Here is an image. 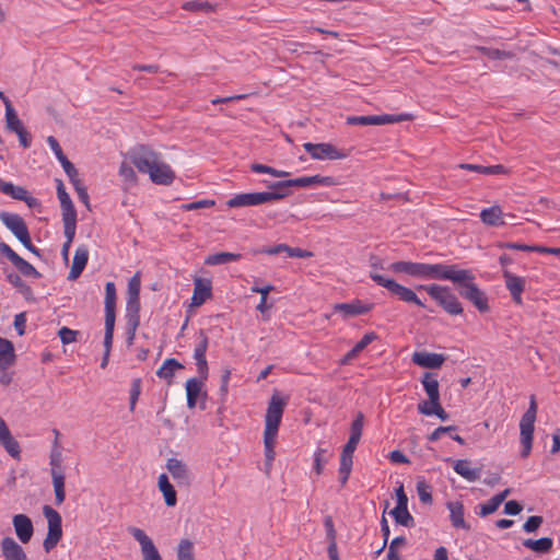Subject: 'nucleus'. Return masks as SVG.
Segmentation results:
<instances>
[{
	"mask_svg": "<svg viewBox=\"0 0 560 560\" xmlns=\"http://www.w3.org/2000/svg\"><path fill=\"white\" fill-rule=\"evenodd\" d=\"M130 161L142 174H148L156 185L170 186L176 178L175 171L167 164L162 153L149 145L139 144L130 152Z\"/></svg>",
	"mask_w": 560,
	"mask_h": 560,
	"instance_id": "f257e3e1",
	"label": "nucleus"
},
{
	"mask_svg": "<svg viewBox=\"0 0 560 560\" xmlns=\"http://www.w3.org/2000/svg\"><path fill=\"white\" fill-rule=\"evenodd\" d=\"M285 401L278 395H272L265 416L264 446L268 465L275 459V445L281 423Z\"/></svg>",
	"mask_w": 560,
	"mask_h": 560,
	"instance_id": "f03ea898",
	"label": "nucleus"
},
{
	"mask_svg": "<svg viewBox=\"0 0 560 560\" xmlns=\"http://www.w3.org/2000/svg\"><path fill=\"white\" fill-rule=\"evenodd\" d=\"M418 290H424L450 315H460L463 307L450 287L438 283L420 284Z\"/></svg>",
	"mask_w": 560,
	"mask_h": 560,
	"instance_id": "7ed1b4c3",
	"label": "nucleus"
},
{
	"mask_svg": "<svg viewBox=\"0 0 560 560\" xmlns=\"http://www.w3.org/2000/svg\"><path fill=\"white\" fill-rule=\"evenodd\" d=\"M536 415L537 404L535 397L532 396L529 407L520 421L521 456L523 458L528 457L532 452Z\"/></svg>",
	"mask_w": 560,
	"mask_h": 560,
	"instance_id": "20e7f679",
	"label": "nucleus"
},
{
	"mask_svg": "<svg viewBox=\"0 0 560 560\" xmlns=\"http://www.w3.org/2000/svg\"><path fill=\"white\" fill-rule=\"evenodd\" d=\"M371 279L376 282L378 285L387 289L390 293L398 296V299L405 303H411L419 307H424L422 301L418 298L417 293L398 282L394 279L386 278L377 272H370Z\"/></svg>",
	"mask_w": 560,
	"mask_h": 560,
	"instance_id": "39448f33",
	"label": "nucleus"
},
{
	"mask_svg": "<svg viewBox=\"0 0 560 560\" xmlns=\"http://www.w3.org/2000/svg\"><path fill=\"white\" fill-rule=\"evenodd\" d=\"M466 279H469L467 269H460L457 265L444 262L428 264L427 280H447L456 283Z\"/></svg>",
	"mask_w": 560,
	"mask_h": 560,
	"instance_id": "423d86ee",
	"label": "nucleus"
},
{
	"mask_svg": "<svg viewBox=\"0 0 560 560\" xmlns=\"http://www.w3.org/2000/svg\"><path fill=\"white\" fill-rule=\"evenodd\" d=\"M467 273L469 279L455 283L458 285L459 294L470 301L478 311L487 312L489 310L488 298L475 283V275L472 271L467 269Z\"/></svg>",
	"mask_w": 560,
	"mask_h": 560,
	"instance_id": "0eeeda50",
	"label": "nucleus"
},
{
	"mask_svg": "<svg viewBox=\"0 0 560 560\" xmlns=\"http://www.w3.org/2000/svg\"><path fill=\"white\" fill-rule=\"evenodd\" d=\"M0 220L28 250L39 255L38 249L32 244L24 220L19 214L2 212Z\"/></svg>",
	"mask_w": 560,
	"mask_h": 560,
	"instance_id": "6e6552de",
	"label": "nucleus"
},
{
	"mask_svg": "<svg viewBox=\"0 0 560 560\" xmlns=\"http://www.w3.org/2000/svg\"><path fill=\"white\" fill-rule=\"evenodd\" d=\"M43 513L48 523V530L43 547L46 552L51 551L62 537L61 516L49 505L43 508Z\"/></svg>",
	"mask_w": 560,
	"mask_h": 560,
	"instance_id": "1a4fd4ad",
	"label": "nucleus"
},
{
	"mask_svg": "<svg viewBox=\"0 0 560 560\" xmlns=\"http://www.w3.org/2000/svg\"><path fill=\"white\" fill-rule=\"evenodd\" d=\"M304 150L311 155L314 160H342L348 156V152L345 150L338 149L331 143L322 142V143H312L305 142L303 144Z\"/></svg>",
	"mask_w": 560,
	"mask_h": 560,
	"instance_id": "9d476101",
	"label": "nucleus"
},
{
	"mask_svg": "<svg viewBox=\"0 0 560 560\" xmlns=\"http://www.w3.org/2000/svg\"><path fill=\"white\" fill-rule=\"evenodd\" d=\"M410 119H412V116L410 114L349 116V117H347V124L351 125V126L387 125V124L407 121Z\"/></svg>",
	"mask_w": 560,
	"mask_h": 560,
	"instance_id": "9b49d317",
	"label": "nucleus"
},
{
	"mask_svg": "<svg viewBox=\"0 0 560 560\" xmlns=\"http://www.w3.org/2000/svg\"><path fill=\"white\" fill-rule=\"evenodd\" d=\"M50 475L55 492V503L60 505L66 499L65 480L66 476L61 469L60 454H52L50 456Z\"/></svg>",
	"mask_w": 560,
	"mask_h": 560,
	"instance_id": "f8f14e48",
	"label": "nucleus"
},
{
	"mask_svg": "<svg viewBox=\"0 0 560 560\" xmlns=\"http://www.w3.org/2000/svg\"><path fill=\"white\" fill-rule=\"evenodd\" d=\"M388 270L395 273H404L416 279L427 280L428 262L399 260L392 262Z\"/></svg>",
	"mask_w": 560,
	"mask_h": 560,
	"instance_id": "ddd939ff",
	"label": "nucleus"
},
{
	"mask_svg": "<svg viewBox=\"0 0 560 560\" xmlns=\"http://www.w3.org/2000/svg\"><path fill=\"white\" fill-rule=\"evenodd\" d=\"M269 195L265 191L237 194L226 201L229 208L254 207L268 203Z\"/></svg>",
	"mask_w": 560,
	"mask_h": 560,
	"instance_id": "4468645a",
	"label": "nucleus"
},
{
	"mask_svg": "<svg viewBox=\"0 0 560 560\" xmlns=\"http://www.w3.org/2000/svg\"><path fill=\"white\" fill-rule=\"evenodd\" d=\"M0 191L13 199L24 201L30 208L39 206L38 199L33 197L24 187L4 182L0 178Z\"/></svg>",
	"mask_w": 560,
	"mask_h": 560,
	"instance_id": "2eb2a0df",
	"label": "nucleus"
},
{
	"mask_svg": "<svg viewBox=\"0 0 560 560\" xmlns=\"http://www.w3.org/2000/svg\"><path fill=\"white\" fill-rule=\"evenodd\" d=\"M130 534L139 542L143 560H162L152 539L145 534L143 529L132 527L130 529Z\"/></svg>",
	"mask_w": 560,
	"mask_h": 560,
	"instance_id": "dca6fc26",
	"label": "nucleus"
},
{
	"mask_svg": "<svg viewBox=\"0 0 560 560\" xmlns=\"http://www.w3.org/2000/svg\"><path fill=\"white\" fill-rule=\"evenodd\" d=\"M503 278L505 281V287L511 293L513 301L517 305H522V293L524 292L526 285L525 278L516 276L509 270H503Z\"/></svg>",
	"mask_w": 560,
	"mask_h": 560,
	"instance_id": "f3484780",
	"label": "nucleus"
},
{
	"mask_svg": "<svg viewBox=\"0 0 560 560\" xmlns=\"http://www.w3.org/2000/svg\"><path fill=\"white\" fill-rule=\"evenodd\" d=\"M0 444L10 456L20 459L21 447L19 442L13 438L5 421L0 417Z\"/></svg>",
	"mask_w": 560,
	"mask_h": 560,
	"instance_id": "a211bd4d",
	"label": "nucleus"
},
{
	"mask_svg": "<svg viewBox=\"0 0 560 560\" xmlns=\"http://www.w3.org/2000/svg\"><path fill=\"white\" fill-rule=\"evenodd\" d=\"M12 523L19 540L22 544H27L34 534L31 518L25 514H16L13 516Z\"/></svg>",
	"mask_w": 560,
	"mask_h": 560,
	"instance_id": "6ab92c4d",
	"label": "nucleus"
},
{
	"mask_svg": "<svg viewBox=\"0 0 560 560\" xmlns=\"http://www.w3.org/2000/svg\"><path fill=\"white\" fill-rule=\"evenodd\" d=\"M454 471L469 482L477 481L481 476V467H474L469 459H455L452 462Z\"/></svg>",
	"mask_w": 560,
	"mask_h": 560,
	"instance_id": "aec40b11",
	"label": "nucleus"
},
{
	"mask_svg": "<svg viewBox=\"0 0 560 560\" xmlns=\"http://www.w3.org/2000/svg\"><path fill=\"white\" fill-rule=\"evenodd\" d=\"M207 349H208V337L206 334L201 332L200 340L194 349V359L196 361L198 372L202 380H206L208 376V363H207V359H206Z\"/></svg>",
	"mask_w": 560,
	"mask_h": 560,
	"instance_id": "412c9836",
	"label": "nucleus"
},
{
	"mask_svg": "<svg viewBox=\"0 0 560 560\" xmlns=\"http://www.w3.org/2000/svg\"><path fill=\"white\" fill-rule=\"evenodd\" d=\"M166 468L178 485H189L190 472L187 465L184 462L174 457L168 458L166 462Z\"/></svg>",
	"mask_w": 560,
	"mask_h": 560,
	"instance_id": "4be33fe9",
	"label": "nucleus"
},
{
	"mask_svg": "<svg viewBox=\"0 0 560 560\" xmlns=\"http://www.w3.org/2000/svg\"><path fill=\"white\" fill-rule=\"evenodd\" d=\"M412 362L427 369H439L443 365L445 357L441 353L417 351L412 354Z\"/></svg>",
	"mask_w": 560,
	"mask_h": 560,
	"instance_id": "5701e85b",
	"label": "nucleus"
},
{
	"mask_svg": "<svg viewBox=\"0 0 560 560\" xmlns=\"http://www.w3.org/2000/svg\"><path fill=\"white\" fill-rule=\"evenodd\" d=\"M373 308V304L363 303L354 300L350 303H338L334 305V311L341 313L345 317H351L369 313Z\"/></svg>",
	"mask_w": 560,
	"mask_h": 560,
	"instance_id": "b1692460",
	"label": "nucleus"
},
{
	"mask_svg": "<svg viewBox=\"0 0 560 560\" xmlns=\"http://www.w3.org/2000/svg\"><path fill=\"white\" fill-rule=\"evenodd\" d=\"M0 548L5 560H27L24 549L12 537L2 538Z\"/></svg>",
	"mask_w": 560,
	"mask_h": 560,
	"instance_id": "393cba45",
	"label": "nucleus"
},
{
	"mask_svg": "<svg viewBox=\"0 0 560 560\" xmlns=\"http://www.w3.org/2000/svg\"><path fill=\"white\" fill-rule=\"evenodd\" d=\"M212 287L210 280L196 278L194 280V293L191 296V305L200 306L212 295Z\"/></svg>",
	"mask_w": 560,
	"mask_h": 560,
	"instance_id": "a878e982",
	"label": "nucleus"
},
{
	"mask_svg": "<svg viewBox=\"0 0 560 560\" xmlns=\"http://www.w3.org/2000/svg\"><path fill=\"white\" fill-rule=\"evenodd\" d=\"M89 260V249L85 246H79L75 249L71 269L68 275L69 280H75L80 277Z\"/></svg>",
	"mask_w": 560,
	"mask_h": 560,
	"instance_id": "bb28decb",
	"label": "nucleus"
},
{
	"mask_svg": "<svg viewBox=\"0 0 560 560\" xmlns=\"http://www.w3.org/2000/svg\"><path fill=\"white\" fill-rule=\"evenodd\" d=\"M16 361V354L13 343L0 337V370H8L13 366Z\"/></svg>",
	"mask_w": 560,
	"mask_h": 560,
	"instance_id": "cd10ccee",
	"label": "nucleus"
},
{
	"mask_svg": "<svg viewBox=\"0 0 560 560\" xmlns=\"http://www.w3.org/2000/svg\"><path fill=\"white\" fill-rule=\"evenodd\" d=\"M63 233L66 237L74 238L77 230V211L73 205L62 206Z\"/></svg>",
	"mask_w": 560,
	"mask_h": 560,
	"instance_id": "c85d7f7f",
	"label": "nucleus"
},
{
	"mask_svg": "<svg viewBox=\"0 0 560 560\" xmlns=\"http://www.w3.org/2000/svg\"><path fill=\"white\" fill-rule=\"evenodd\" d=\"M158 488L160 492L163 494L164 502L167 506L173 508L177 504V494L170 482L166 474H161L158 478Z\"/></svg>",
	"mask_w": 560,
	"mask_h": 560,
	"instance_id": "c756f323",
	"label": "nucleus"
},
{
	"mask_svg": "<svg viewBox=\"0 0 560 560\" xmlns=\"http://www.w3.org/2000/svg\"><path fill=\"white\" fill-rule=\"evenodd\" d=\"M447 509L450 511L451 523L456 528L470 529V526L465 522L464 505L459 501L448 502Z\"/></svg>",
	"mask_w": 560,
	"mask_h": 560,
	"instance_id": "7c9ffc66",
	"label": "nucleus"
},
{
	"mask_svg": "<svg viewBox=\"0 0 560 560\" xmlns=\"http://www.w3.org/2000/svg\"><path fill=\"white\" fill-rule=\"evenodd\" d=\"M480 220L489 226H501L505 224L503 220V211L500 206H492L490 208L482 209L480 212Z\"/></svg>",
	"mask_w": 560,
	"mask_h": 560,
	"instance_id": "2f4dec72",
	"label": "nucleus"
},
{
	"mask_svg": "<svg viewBox=\"0 0 560 560\" xmlns=\"http://www.w3.org/2000/svg\"><path fill=\"white\" fill-rule=\"evenodd\" d=\"M218 3L209 2L208 0H191L184 2L182 8L185 11L194 12L200 15H207L215 11Z\"/></svg>",
	"mask_w": 560,
	"mask_h": 560,
	"instance_id": "473e14b6",
	"label": "nucleus"
},
{
	"mask_svg": "<svg viewBox=\"0 0 560 560\" xmlns=\"http://www.w3.org/2000/svg\"><path fill=\"white\" fill-rule=\"evenodd\" d=\"M182 369H184L182 363H179L176 359L170 358L166 359L158 369L156 375L158 377L167 381L168 384H172L174 374L176 371Z\"/></svg>",
	"mask_w": 560,
	"mask_h": 560,
	"instance_id": "72a5a7b5",
	"label": "nucleus"
},
{
	"mask_svg": "<svg viewBox=\"0 0 560 560\" xmlns=\"http://www.w3.org/2000/svg\"><path fill=\"white\" fill-rule=\"evenodd\" d=\"M105 319L115 320L116 288L114 282L105 285Z\"/></svg>",
	"mask_w": 560,
	"mask_h": 560,
	"instance_id": "f704fd0d",
	"label": "nucleus"
},
{
	"mask_svg": "<svg viewBox=\"0 0 560 560\" xmlns=\"http://www.w3.org/2000/svg\"><path fill=\"white\" fill-rule=\"evenodd\" d=\"M268 187L271 189L270 191H265L266 195L270 196L268 202L280 200L291 195L289 188H291L292 185L288 184V179L272 183Z\"/></svg>",
	"mask_w": 560,
	"mask_h": 560,
	"instance_id": "c9c22d12",
	"label": "nucleus"
},
{
	"mask_svg": "<svg viewBox=\"0 0 560 560\" xmlns=\"http://www.w3.org/2000/svg\"><path fill=\"white\" fill-rule=\"evenodd\" d=\"M187 406L194 408L202 389V381L196 377L186 381Z\"/></svg>",
	"mask_w": 560,
	"mask_h": 560,
	"instance_id": "e433bc0d",
	"label": "nucleus"
},
{
	"mask_svg": "<svg viewBox=\"0 0 560 560\" xmlns=\"http://www.w3.org/2000/svg\"><path fill=\"white\" fill-rule=\"evenodd\" d=\"M423 388L432 402H436L440 400V392H439V382L434 374L424 373L422 378Z\"/></svg>",
	"mask_w": 560,
	"mask_h": 560,
	"instance_id": "4c0bfd02",
	"label": "nucleus"
},
{
	"mask_svg": "<svg viewBox=\"0 0 560 560\" xmlns=\"http://www.w3.org/2000/svg\"><path fill=\"white\" fill-rule=\"evenodd\" d=\"M524 547L530 549L537 553H547L553 546V540L550 537H541L539 539H525L523 541Z\"/></svg>",
	"mask_w": 560,
	"mask_h": 560,
	"instance_id": "58836bf2",
	"label": "nucleus"
},
{
	"mask_svg": "<svg viewBox=\"0 0 560 560\" xmlns=\"http://www.w3.org/2000/svg\"><path fill=\"white\" fill-rule=\"evenodd\" d=\"M242 258L241 254L237 253H215L212 255H208L205 259V264L208 266H217V265H223L231 261H237Z\"/></svg>",
	"mask_w": 560,
	"mask_h": 560,
	"instance_id": "ea45409f",
	"label": "nucleus"
},
{
	"mask_svg": "<svg viewBox=\"0 0 560 560\" xmlns=\"http://www.w3.org/2000/svg\"><path fill=\"white\" fill-rule=\"evenodd\" d=\"M128 314H127V334H128V343L131 345L136 330L139 326L140 318H139V307H131L130 310L127 307Z\"/></svg>",
	"mask_w": 560,
	"mask_h": 560,
	"instance_id": "a19ab883",
	"label": "nucleus"
},
{
	"mask_svg": "<svg viewBox=\"0 0 560 560\" xmlns=\"http://www.w3.org/2000/svg\"><path fill=\"white\" fill-rule=\"evenodd\" d=\"M139 292H140V278L135 275L128 283V301L127 307L130 310L136 306L139 307Z\"/></svg>",
	"mask_w": 560,
	"mask_h": 560,
	"instance_id": "79ce46f5",
	"label": "nucleus"
},
{
	"mask_svg": "<svg viewBox=\"0 0 560 560\" xmlns=\"http://www.w3.org/2000/svg\"><path fill=\"white\" fill-rule=\"evenodd\" d=\"M459 167L463 170L478 172L486 175H497L506 173L505 167L501 164L491 166H482L477 164H460Z\"/></svg>",
	"mask_w": 560,
	"mask_h": 560,
	"instance_id": "37998d69",
	"label": "nucleus"
},
{
	"mask_svg": "<svg viewBox=\"0 0 560 560\" xmlns=\"http://www.w3.org/2000/svg\"><path fill=\"white\" fill-rule=\"evenodd\" d=\"M177 560H196L194 555V544L189 539H180L176 549Z\"/></svg>",
	"mask_w": 560,
	"mask_h": 560,
	"instance_id": "c03bdc74",
	"label": "nucleus"
},
{
	"mask_svg": "<svg viewBox=\"0 0 560 560\" xmlns=\"http://www.w3.org/2000/svg\"><path fill=\"white\" fill-rule=\"evenodd\" d=\"M273 290H275V287L271 284H268L265 287L254 285L250 288V291L253 293L260 294V301L256 307L259 312L264 313L266 310L271 307V305H267V299H268V294Z\"/></svg>",
	"mask_w": 560,
	"mask_h": 560,
	"instance_id": "a18cd8bd",
	"label": "nucleus"
},
{
	"mask_svg": "<svg viewBox=\"0 0 560 560\" xmlns=\"http://www.w3.org/2000/svg\"><path fill=\"white\" fill-rule=\"evenodd\" d=\"M390 514L395 518L396 523L404 525V526H412L413 525V517L409 513L408 508H399L395 506L394 510H392Z\"/></svg>",
	"mask_w": 560,
	"mask_h": 560,
	"instance_id": "49530a36",
	"label": "nucleus"
},
{
	"mask_svg": "<svg viewBox=\"0 0 560 560\" xmlns=\"http://www.w3.org/2000/svg\"><path fill=\"white\" fill-rule=\"evenodd\" d=\"M5 124L7 128L14 133L25 128L14 108H8L5 112Z\"/></svg>",
	"mask_w": 560,
	"mask_h": 560,
	"instance_id": "de8ad7c7",
	"label": "nucleus"
},
{
	"mask_svg": "<svg viewBox=\"0 0 560 560\" xmlns=\"http://www.w3.org/2000/svg\"><path fill=\"white\" fill-rule=\"evenodd\" d=\"M328 462V452L326 448L318 447L314 453V470L317 476L323 474L324 466Z\"/></svg>",
	"mask_w": 560,
	"mask_h": 560,
	"instance_id": "09e8293b",
	"label": "nucleus"
},
{
	"mask_svg": "<svg viewBox=\"0 0 560 560\" xmlns=\"http://www.w3.org/2000/svg\"><path fill=\"white\" fill-rule=\"evenodd\" d=\"M417 493L419 500L424 504L432 503L431 487L423 480L417 482Z\"/></svg>",
	"mask_w": 560,
	"mask_h": 560,
	"instance_id": "8fccbe9b",
	"label": "nucleus"
},
{
	"mask_svg": "<svg viewBox=\"0 0 560 560\" xmlns=\"http://www.w3.org/2000/svg\"><path fill=\"white\" fill-rule=\"evenodd\" d=\"M14 266L25 277L40 278V273L23 258H21Z\"/></svg>",
	"mask_w": 560,
	"mask_h": 560,
	"instance_id": "3c124183",
	"label": "nucleus"
},
{
	"mask_svg": "<svg viewBox=\"0 0 560 560\" xmlns=\"http://www.w3.org/2000/svg\"><path fill=\"white\" fill-rule=\"evenodd\" d=\"M115 320L105 319L104 348L106 353H110L114 338Z\"/></svg>",
	"mask_w": 560,
	"mask_h": 560,
	"instance_id": "603ef678",
	"label": "nucleus"
},
{
	"mask_svg": "<svg viewBox=\"0 0 560 560\" xmlns=\"http://www.w3.org/2000/svg\"><path fill=\"white\" fill-rule=\"evenodd\" d=\"M312 185L315 186H323V187H331L339 185V180L334 176H323L319 174L312 176Z\"/></svg>",
	"mask_w": 560,
	"mask_h": 560,
	"instance_id": "864d4df0",
	"label": "nucleus"
},
{
	"mask_svg": "<svg viewBox=\"0 0 560 560\" xmlns=\"http://www.w3.org/2000/svg\"><path fill=\"white\" fill-rule=\"evenodd\" d=\"M215 205V201L212 199H203L198 200L189 203H184L180 206V209L183 211H192L198 209H205V208H212Z\"/></svg>",
	"mask_w": 560,
	"mask_h": 560,
	"instance_id": "5fc2aeb1",
	"label": "nucleus"
},
{
	"mask_svg": "<svg viewBox=\"0 0 560 560\" xmlns=\"http://www.w3.org/2000/svg\"><path fill=\"white\" fill-rule=\"evenodd\" d=\"M118 173L127 183L135 184L137 182V175L133 167L126 162L120 164Z\"/></svg>",
	"mask_w": 560,
	"mask_h": 560,
	"instance_id": "6e6d98bb",
	"label": "nucleus"
},
{
	"mask_svg": "<svg viewBox=\"0 0 560 560\" xmlns=\"http://www.w3.org/2000/svg\"><path fill=\"white\" fill-rule=\"evenodd\" d=\"M378 338L376 332L370 331L366 332L353 347L354 351L360 354L370 343L375 341Z\"/></svg>",
	"mask_w": 560,
	"mask_h": 560,
	"instance_id": "4d7b16f0",
	"label": "nucleus"
},
{
	"mask_svg": "<svg viewBox=\"0 0 560 560\" xmlns=\"http://www.w3.org/2000/svg\"><path fill=\"white\" fill-rule=\"evenodd\" d=\"M47 143H48L49 148L51 149V151L54 152V154L56 155L57 160L60 162V164H62L65 162V160H68L67 156L63 154L62 149L55 137L49 136L47 138Z\"/></svg>",
	"mask_w": 560,
	"mask_h": 560,
	"instance_id": "13d9d810",
	"label": "nucleus"
},
{
	"mask_svg": "<svg viewBox=\"0 0 560 560\" xmlns=\"http://www.w3.org/2000/svg\"><path fill=\"white\" fill-rule=\"evenodd\" d=\"M141 394V380L136 378L132 382L131 388H130V410L133 411L136 408V404L138 401V398Z\"/></svg>",
	"mask_w": 560,
	"mask_h": 560,
	"instance_id": "bf43d9fd",
	"label": "nucleus"
},
{
	"mask_svg": "<svg viewBox=\"0 0 560 560\" xmlns=\"http://www.w3.org/2000/svg\"><path fill=\"white\" fill-rule=\"evenodd\" d=\"M79 335V331L72 330L68 327L60 328L58 336L62 343H72L77 341V336Z\"/></svg>",
	"mask_w": 560,
	"mask_h": 560,
	"instance_id": "052dcab7",
	"label": "nucleus"
},
{
	"mask_svg": "<svg viewBox=\"0 0 560 560\" xmlns=\"http://www.w3.org/2000/svg\"><path fill=\"white\" fill-rule=\"evenodd\" d=\"M500 504H498L497 501L491 498L488 502L482 503L479 505L480 511L478 512V515L480 517H486L492 513H494L499 509Z\"/></svg>",
	"mask_w": 560,
	"mask_h": 560,
	"instance_id": "680f3d73",
	"label": "nucleus"
},
{
	"mask_svg": "<svg viewBox=\"0 0 560 560\" xmlns=\"http://www.w3.org/2000/svg\"><path fill=\"white\" fill-rule=\"evenodd\" d=\"M363 423H364V417L363 415L360 412L357 418L353 420L352 424H351V433H350V436L352 438H355V439H361V435H362V430H363Z\"/></svg>",
	"mask_w": 560,
	"mask_h": 560,
	"instance_id": "e2e57ef3",
	"label": "nucleus"
},
{
	"mask_svg": "<svg viewBox=\"0 0 560 560\" xmlns=\"http://www.w3.org/2000/svg\"><path fill=\"white\" fill-rule=\"evenodd\" d=\"M541 524H542V517L541 516H537V515L529 516L527 518V521L524 523L523 529L526 533H534V532H536L539 528V526Z\"/></svg>",
	"mask_w": 560,
	"mask_h": 560,
	"instance_id": "0e129e2a",
	"label": "nucleus"
},
{
	"mask_svg": "<svg viewBox=\"0 0 560 560\" xmlns=\"http://www.w3.org/2000/svg\"><path fill=\"white\" fill-rule=\"evenodd\" d=\"M57 196L60 201V207L73 205L60 179L57 180Z\"/></svg>",
	"mask_w": 560,
	"mask_h": 560,
	"instance_id": "69168bd1",
	"label": "nucleus"
},
{
	"mask_svg": "<svg viewBox=\"0 0 560 560\" xmlns=\"http://www.w3.org/2000/svg\"><path fill=\"white\" fill-rule=\"evenodd\" d=\"M0 253L5 256L13 265H15L22 258L7 243H0Z\"/></svg>",
	"mask_w": 560,
	"mask_h": 560,
	"instance_id": "338daca9",
	"label": "nucleus"
},
{
	"mask_svg": "<svg viewBox=\"0 0 560 560\" xmlns=\"http://www.w3.org/2000/svg\"><path fill=\"white\" fill-rule=\"evenodd\" d=\"M285 254L289 257H295V258H311L313 257V253L306 249H302L299 247H290L287 245V252Z\"/></svg>",
	"mask_w": 560,
	"mask_h": 560,
	"instance_id": "774afa93",
	"label": "nucleus"
}]
</instances>
